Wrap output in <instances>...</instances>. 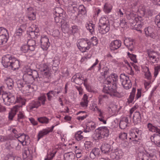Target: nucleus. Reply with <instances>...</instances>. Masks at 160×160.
Masks as SVG:
<instances>
[{"label":"nucleus","mask_w":160,"mask_h":160,"mask_svg":"<svg viewBox=\"0 0 160 160\" xmlns=\"http://www.w3.org/2000/svg\"><path fill=\"white\" fill-rule=\"evenodd\" d=\"M116 84H112V86L110 85H106L103 88V92L107 93L112 97H119V93L117 91Z\"/></svg>","instance_id":"f257e3e1"},{"label":"nucleus","mask_w":160,"mask_h":160,"mask_svg":"<svg viewBox=\"0 0 160 160\" xmlns=\"http://www.w3.org/2000/svg\"><path fill=\"white\" fill-rule=\"evenodd\" d=\"M96 134L94 137L95 140H99L107 137L109 135V130L106 127H100L95 130Z\"/></svg>","instance_id":"f03ea898"},{"label":"nucleus","mask_w":160,"mask_h":160,"mask_svg":"<svg viewBox=\"0 0 160 160\" xmlns=\"http://www.w3.org/2000/svg\"><path fill=\"white\" fill-rule=\"evenodd\" d=\"M39 70L43 78L48 80L46 82H49V80L51 78V73L48 67L45 64H42L40 65Z\"/></svg>","instance_id":"7ed1b4c3"},{"label":"nucleus","mask_w":160,"mask_h":160,"mask_svg":"<svg viewBox=\"0 0 160 160\" xmlns=\"http://www.w3.org/2000/svg\"><path fill=\"white\" fill-rule=\"evenodd\" d=\"M17 84L18 88L24 93H30L34 90L33 88L28 83H24L19 80L17 82Z\"/></svg>","instance_id":"20e7f679"},{"label":"nucleus","mask_w":160,"mask_h":160,"mask_svg":"<svg viewBox=\"0 0 160 160\" xmlns=\"http://www.w3.org/2000/svg\"><path fill=\"white\" fill-rule=\"evenodd\" d=\"M120 82L125 89H128L131 88L132 84L129 77L124 74H121L120 76Z\"/></svg>","instance_id":"39448f33"},{"label":"nucleus","mask_w":160,"mask_h":160,"mask_svg":"<svg viewBox=\"0 0 160 160\" xmlns=\"http://www.w3.org/2000/svg\"><path fill=\"white\" fill-rule=\"evenodd\" d=\"M90 42L88 40L81 39L77 45L79 50L82 52H84L90 48Z\"/></svg>","instance_id":"423d86ee"},{"label":"nucleus","mask_w":160,"mask_h":160,"mask_svg":"<svg viewBox=\"0 0 160 160\" xmlns=\"http://www.w3.org/2000/svg\"><path fill=\"white\" fill-rule=\"evenodd\" d=\"M2 97L5 104L7 106L13 103L15 98L13 95L10 93H3L2 94Z\"/></svg>","instance_id":"0eeeda50"},{"label":"nucleus","mask_w":160,"mask_h":160,"mask_svg":"<svg viewBox=\"0 0 160 160\" xmlns=\"http://www.w3.org/2000/svg\"><path fill=\"white\" fill-rule=\"evenodd\" d=\"M8 38L7 30L5 28L0 27V45L5 44Z\"/></svg>","instance_id":"6e6552de"},{"label":"nucleus","mask_w":160,"mask_h":160,"mask_svg":"<svg viewBox=\"0 0 160 160\" xmlns=\"http://www.w3.org/2000/svg\"><path fill=\"white\" fill-rule=\"evenodd\" d=\"M39 32V30L38 27L36 25L34 24L30 27L27 31L28 34L32 38H34Z\"/></svg>","instance_id":"1a4fd4ad"},{"label":"nucleus","mask_w":160,"mask_h":160,"mask_svg":"<svg viewBox=\"0 0 160 160\" xmlns=\"http://www.w3.org/2000/svg\"><path fill=\"white\" fill-rule=\"evenodd\" d=\"M17 138L23 146L27 145L30 143V140L29 136L24 133L20 136L18 135Z\"/></svg>","instance_id":"9d476101"},{"label":"nucleus","mask_w":160,"mask_h":160,"mask_svg":"<svg viewBox=\"0 0 160 160\" xmlns=\"http://www.w3.org/2000/svg\"><path fill=\"white\" fill-rule=\"evenodd\" d=\"M13 58L8 54L4 56L2 59V63L4 67L7 68L9 66L11 61L12 60Z\"/></svg>","instance_id":"9b49d317"},{"label":"nucleus","mask_w":160,"mask_h":160,"mask_svg":"<svg viewBox=\"0 0 160 160\" xmlns=\"http://www.w3.org/2000/svg\"><path fill=\"white\" fill-rule=\"evenodd\" d=\"M124 42L125 45L129 50H133L135 43L133 39L130 38H127L124 40Z\"/></svg>","instance_id":"f8f14e48"},{"label":"nucleus","mask_w":160,"mask_h":160,"mask_svg":"<svg viewBox=\"0 0 160 160\" xmlns=\"http://www.w3.org/2000/svg\"><path fill=\"white\" fill-rule=\"evenodd\" d=\"M148 54L149 58V60L152 63H157L158 62V56L157 53L152 51H148Z\"/></svg>","instance_id":"ddd939ff"},{"label":"nucleus","mask_w":160,"mask_h":160,"mask_svg":"<svg viewBox=\"0 0 160 160\" xmlns=\"http://www.w3.org/2000/svg\"><path fill=\"white\" fill-rule=\"evenodd\" d=\"M81 78H82L81 74L80 73H78L72 77L71 81L77 84L80 85L83 83V79Z\"/></svg>","instance_id":"4468645a"},{"label":"nucleus","mask_w":160,"mask_h":160,"mask_svg":"<svg viewBox=\"0 0 160 160\" xmlns=\"http://www.w3.org/2000/svg\"><path fill=\"white\" fill-rule=\"evenodd\" d=\"M41 47L44 50H47L49 46V39L47 37L42 38L41 39Z\"/></svg>","instance_id":"2eb2a0df"},{"label":"nucleus","mask_w":160,"mask_h":160,"mask_svg":"<svg viewBox=\"0 0 160 160\" xmlns=\"http://www.w3.org/2000/svg\"><path fill=\"white\" fill-rule=\"evenodd\" d=\"M21 106L15 105L11 109L10 112L9 113L8 118L9 119L12 120L13 118L16 114L17 112L21 108Z\"/></svg>","instance_id":"dca6fc26"},{"label":"nucleus","mask_w":160,"mask_h":160,"mask_svg":"<svg viewBox=\"0 0 160 160\" xmlns=\"http://www.w3.org/2000/svg\"><path fill=\"white\" fill-rule=\"evenodd\" d=\"M121 45L120 41L118 40H115L112 41L110 45V47L111 50H114L118 48Z\"/></svg>","instance_id":"f3484780"},{"label":"nucleus","mask_w":160,"mask_h":160,"mask_svg":"<svg viewBox=\"0 0 160 160\" xmlns=\"http://www.w3.org/2000/svg\"><path fill=\"white\" fill-rule=\"evenodd\" d=\"M11 61L9 66L11 67L12 70H15L19 68L20 64L18 60L13 58L12 60Z\"/></svg>","instance_id":"a211bd4d"},{"label":"nucleus","mask_w":160,"mask_h":160,"mask_svg":"<svg viewBox=\"0 0 160 160\" xmlns=\"http://www.w3.org/2000/svg\"><path fill=\"white\" fill-rule=\"evenodd\" d=\"M144 32L146 36L152 38L155 37V34L153 32V29L151 27H148L144 29Z\"/></svg>","instance_id":"6ab92c4d"},{"label":"nucleus","mask_w":160,"mask_h":160,"mask_svg":"<svg viewBox=\"0 0 160 160\" xmlns=\"http://www.w3.org/2000/svg\"><path fill=\"white\" fill-rule=\"evenodd\" d=\"M151 139L156 145L160 147V136L159 135L154 134L151 137Z\"/></svg>","instance_id":"aec40b11"},{"label":"nucleus","mask_w":160,"mask_h":160,"mask_svg":"<svg viewBox=\"0 0 160 160\" xmlns=\"http://www.w3.org/2000/svg\"><path fill=\"white\" fill-rule=\"evenodd\" d=\"M133 120L135 124H137L140 122L141 117L140 112H136L133 114Z\"/></svg>","instance_id":"412c9836"},{"label":"nucleus","mask_w":160,"mask_h":160,"mask_svg":"<svg viewBox=\"0 0 160 160\" xmlns=\"http://www.w3.org/2000/svg\"><path fill=\"white\" fill-rule=\"evenodd\" d=\"M109 26H99L98 31L101 34H104L109 31Z\"/></svg>","instance_id":"4be33fe9"},{"label":"nucleus","mask_w":160,"mask_h":160,"mask_svg":"<svg viewBox=\"0 0 160 160\" xmlns=\"http://www.w3.org/2000/svg\"><path fill=\"white\" fill-rule=\"evenodd\" d=\"M60 92V91H58L56 89L53 90L49 91L47 94L48 100H51L53 97L55 96L56 95L58 94Z\"/></svg>","instance_id":"5701e85b"},{"label":"nucleus","mask_w":160,"mask_h":160,"mask_svg":"<svg viewBox=\"0 0 160 160\" xmlns=\"http://www.w3.org/2000/svg\"><path fill=\"white\" fill-rule=\"evenodd\" d=\"M128 122V120L127 117H123L120 122L119 126L122 129H125L127 126Z\"/></svg>","instance_id":"b1692460"},{"label":"nucleus","mask_w":160,"mask_h":160,"mask_svg":"<svg viewBox=\"0 0 160 160\" xmlns=\"http://www.w3.org/2000/svg\"><path fill=\"white\" fill-rule=\"evenodd\" d=\"M75 158V154L72 152L65 153L64 155L65 160H74Z\"/></svg>","instance_id":"393cba45"},{"label":"nucleus","mask_w":160,"mask_h":160,"mask_svg":"<svg viewBox=\"0 0 160 160\" xmlns=\"http://www.w3.org/2000/svg\"><path fill=\"white\" fill-rule=\"evenodd\" d=\"M148 126L150 131L158 133L160 134V129H158L157 127L153 126L152 124L150 123H148Z\"/></svg>","instance_id":"a878e982"},{"label":"nucleus","mask_w":160,"mask_h":160,"mask_svg":"<svg viewBox=\"0 0 160 160\" xmlns=\"http://www.w3.org/2000/svg\"><path fill=\"white\" fill-rule=\"evenodd\" d=\"M23 80L28 83L32 82L33 81V78L31 74H24L23 76Z\"/></svg>","instance_id":"bb28decb"},{"label":"nucleus","mask_w":160,"mask_h":160,"mask_svg":"<svg viewBox=\"0 0 160 160\" xmlns=\"http://www.w3.org/2000/svg\"><path fill=\"white\" fill-rule=\"evenodd\" d=\"M88 96L86 94H84L80 102V105L82 107L86 108L87 107L88 102Z\"/></svg>","instance_id":"cd10ccee"},{"label":"nucleus","mask_w":160,"mask_h":160,"mask_svg":"<svg viewBox=\"0 0 160 160\" xmlns=\"http://www.w3.org/2000/svg\"><path fill=\"white\" fill-rule=\"evenodd\" d=\"M109 26L108 18L102 17L99 20V26Z\"/></svg>","instance_id":"c85d7f7f"},{"label":"nucleus","mask_w":160,"mask_h":160,"mask_svg":"<svg viewBox=\"0 0 160 160\" xmlns=\"http://www.w3.org/2000/svg\"><path fill=\"white\" fill-rule=\"evenodd\" d=\"M110 149V146L108 144H105L102 145L101 148L102 152L104 153H108L109 152Z\"/></svg>","instance_id":"c756f323"},{"label":"nucleus","mask_w":160,"mask_h":160,"mask_svg":"<svg viewBox=\"0 0 160 160\" xmlns=\"http://www.w3.org/2000/svg\"><path fill=\"white\" fill-rule=\"evenodd\" d=\"M100 150L98 148H95L91 152L90 156L92 159L95 158L96 156H98L99 154Z\"/></svg>","instance_id":"7c9ffc66"},{"label":"nucleus","mask_w":160,"mask_h":160,"mask_svg":"<svg viewBox=\"0 0 160 160\" xmlns=\"http://www.w3.org/2000/svg\"><path fill=\"white\" fill-rule=\"evenodd\" d=\"M50 132H52V130L49 131V130L47 129H43L42 130L40 131L38 134V140L43 136L46 135Z\"/></svg>","instance_id":"2f4dec72"},{"label":"nucleus","mask_w":160,"mask_h":160,"mask_svg":"<svg viewBox=\"0 0 160 160\" xmlns=\"http://www.w3.org/2000/svg\"><path fill=\"white\" fill-rule=\"evenodd\" d=\"M83 132L80 131L77 132L75 135V138L78 141H79L83 138Z\"/></svg>","instance_id":"473e14b6"},{"label":"nucleus","mask_w":160,"mask_h":160,"mask_svg":"<svg viewBox=\"0 0 160 160\" xmlns=\"http://www.w3.org/2000/svg\"><path fill=\"white\" fill-rule=\"evenodd\" d=\"M112 8V5L110 4L106 3L104 6V11L106 13H109L111 11Z\"/></svg>","instance_id":"72a5a7b5"},{"label":"nucleus","mask_w":160,"mask_h":160,"mask_svg":"<svg viewBox=\"0 0 160 160\" xmlns=\"http://www.w3.org/2000/svg\"><path fill=\"white\" fill-rule=\"evenodd\" d=\"M136 89L133 88L132 92L130 93L129 98L128 99V102L129 103H131L133 101L135 96Z\"/></svg>","instance_id":"f704fd0d"},{"label":"nucleus","mask_w":160,"mask_h":160,"mask_svg":"<svg viewBox=\"0 0 160 160\" xmlns=\"http://www.w3.org/2000/svg\"><path fill=\"white\" fill-rule=\"evenodd\" d=\"M63 10L60 8H56L55 9L56 15L63 17Z\"/></svg>","instance_id":"c9c22d12"},{"label":"nucleus","mask_w":160,"mask_h":160,"mask_svg":"<svg viewBox=\"0 0 160 160\" xmlns=\"http://www.w3.org/2000/svg\"><path fill=\"white\" fill-rule=\"evenodd\" d=\"M141 12L144 16L147 17L151 16L152 15V11L150 10L146 9L144 8H142Z\"/></svg>","instance_id":"e433bc0d"},{"label":"nucleus","mask_w":160,"mask_h":160,"mask_svg":"<svg viewBox=\"0 0 160 160\" xmlns=\"http://www.w3.org/2000/svg\"><path fill=\"white\" fill-rule=\"evenodd\" d=\"M14 82L13 80L11 78L8 79L6 81V84L8 88L12 89L14 86Z\"/></svg>","instance_id":"4c0bfd02"},{"label":"nucleus","mask_w":160,"mask_h":160,"mask_svg":"<svg viewBox=\"0 0 160 160\" xmlns=\"http://www.w3.org/2000/svg\"><path fill=\"white\" fill-rule=\"evenodd\" d=\"M94 24L89 23L87 24L86 25V27L89 30L90 32L92 33L94 31Z\"/></svg>","instance_id":"58836bf2"},{"label":"nucleus","mask_w":160,"mask_h":160,"mask_svg":"<svg viewBox=\"0 0 160 160\" xmlns=\"http://www.w3.org/2000/svg\"><path fill=\"white\" fill-rule=\"evenodd\" d=\"M38 120L39 122L42 123H47L49 122V119L46 117H42L38 118Z\"/></svg>","instance_id":"ea45409f"},{"label":"nucleus","mask_w":160,"mask_h":160,"mask_svg":"<svg viewBox=\"0 0 160 160\" xmlns=\"http://www.w3.org/2000/svg\"><path fill=\"white\" fill-rule=\"evenodd\" d=\"M32 154L30 153V151L27 148L25 149L23 153V159L26 158L27 157L29 156H32Z\"/></svg>","instance_id":"a19ab883"},{"label":"nucleus","mask_w":160,"mask_h":160,"mask_svg":"<svg viewBox=\"0 0 160 160\" xmlns=\"http://www.w3.org/2000/svg\"><path fill=\"white\" fill-rule=\"evenodd\" d=\"M110 77L112 79L113 82L114 84H116V82L118 81V76L116 74H112L110 75Z\"/></svg>","instance_id":"79ce46f5"},{"label":"nucleus","mask_w":160,"mask_h":160,"mask_svg":"<svg viewBox=\"0 0 160 160\" xmlns=\"http://www.w3.org/2000/svg\"><path fill=\"white\" fill-rule=\"evenodd\" d=\"M32 104L33 105L30 107V108L31 109H32L34 108H37L41 105V103L39 101L34 102Z\"/></svg>","instance_id":"37998d69"},{"label":"nucleus","mask_w":160,"mask_h":160,"mask_svg":"<svg viewBox=\"0 0 160 160\" xmlns=\"http://www.w3.org/2000/svg\"><path fill=\"white\" fill-rule=\"evenodd\" d=\"M31 75L33 78V80L39 78L38 73L37 71L35 70L32 71Z\"/></svg>","instance_id":"c03bdc74"},{"label":"nucleus","mask_w":160,"mask_h":160,"mask_svg":"<svg viewBox=\"0 0 160 160\" xmlns=\"http://www.w3.org/2000/svg\"><path fill=\"white\" fill-rule=\"evenodd\" d=\"M24 72L25 74H32V71L31 68L28 66L25 67L24 68Z\"/></svg>","instance_id":"a18cd8bd"},{"label":"nucleus","mask_w":160,"mask_h":160,"mask_svg":"<svg viewBox=\"0 0 160 160\" xmlns=\"http://www.w3.org/2000/svg\"><path fill=\"white\" fill-rule=\"evenodd\" d=\"M154 70V76L156 77L158 74H160V66L155 67Z\"/></svg>","instance_id":"49530a36"},{"label":"nucleus","mask_w":160,"mask_h":160,"mask_svg":"<svg viewBox=\"0 0 160 160\" xmlns=\"http://www.w3.org/2000/svg\"><path fill=\"white\" fill-rule=\"evenodd\" d=\"M155 22L158 27L160 28V13L156 16Z\"/></svg>","instance_id":"de8ad7c7"},{"label":"nucleus","mask_w":160,"mask_h":160,"mask_svg":"<svg viewBox=\"0 0 160 160\" xmlns=\"http://www.w3.org/2000/svg\"><path fill=\"white\" fill-rule=\"evenodd\" d=\"M113 83V82L112 79L110 77V75L108 77H107L106 78L104 81V83L106 85H109V83Z\"/></svg>","instance_id":"09e8293b"},{"label":"nucleus","mask_w":160,"mask_h":160,"mask_svg":"<svg viewBox=\"0 0 160 160\" xmlns=\"http://www.w3.org/2000/svg\"><path fill=\"white\" fill-rule=\"evenodd\" d=\"M28 46H35V42L33 39H30L27 42Z\"/></svg>","instance_id":"8fccbe9b"},{"label":"nucleus","mask_w":160,"mask_h":160,"mask_svg":"<svg viewBox=\"0 0 160 160\" xmlns=\"http://www.w3.org/2000/svg\"><path fill=\"white\" fill-rule=\"evenodd\" d=\"M119 137L122 139L125 140L127 138V134L124 132H121L119 135Z\"/></svg>","instance_id":"3c124183"},{"label":"nucleus","mask_w":160,"mask_h":160,"mask_svg":"<svg viewBox=\"0 0 160 160\" xmlns=\"http://www.w3.org/2000/svg\"><path fill=\"white\" fill-rule=\"evenodd\" d=\"M88 126L87 127H88L89 128H90L91 129H92L93 130L96 127V125L95 123L94 122H89L88 123Z\"/></svg>","instance_id":"603ef678"},{"label":"nucleus","mask_w":160,"mask_h":160,"mask_svg":"<svg viewBox=\"0 0 160 160\" xmlns=\"http://www.w3.org/2000/svg\"><path fill=\"white\" fill-rule=\"evenodd\" d=\"M98 62V59H93L91 61V63L93 64V65L90 67V68H92L97 64Z\"/></svg>","instance_id":"864d4df0"},{"label":"nucleus","mask_w":160,"mask_h":160,"mask_svg":"<svg viewBox=\"0 0 160 160\" xmlns=\"http://www.w3.org/2000/svg\"><path fill=\"white\" fill-rule=\"evenodd\" d=\"M131 137L129 138V139L133 141L137 142V140L136 139L137 138V135H136L134 133H131Z\"/></svg>","instance_id":"5fc2aeb1"},{"label":"nucleus","mask_w":160,"mask_h":160,"mask_svg":"<svg viewBox=\"0 0 160 160\" xmlns=\"http://www.w3.org/2000/svg\"><path fill=\"white\" fill-rule=\"evenodd\" d=\"M28 19L30 20H33L36 19V14L34 12L33 13L29 14L28 15Z\"/></svg>","instance_id":"6e6d98bb"},{"label":"nucleus","mask_w":160,"mask_h":160,"mask_svg":"<svg viewBox=\"0 0 160 160\" xmlns=\"http://www.w3.org/2000/svg\"><path fill=\"white\" fill-rule=\"evenodd\" d=\"M126 14L127 16V18L128 19H133L134 18L135 19H138V18H134V14L133 13H130L128 14L127 12L126 13Z\"/></svg>","instance_id":"4d7b16f0"},{"label":"nucleus","mask_w":160,"mask_h":160,"mask_svg":"<svg viewBox=\"0 0 160 160\" xmlns=\"http://www.w3.org/2000/svg\"><path fill=\"white\" fill-rule=\"evenodd\" d=\"M128 55L130 54V56H129V57L135 63L137 62V61L136 59V55H134L131 54L129 52L128 53Z\"/></svg>","instance_id":"13d9d810"},{"label":"nucleus","mask_w":160,"mask_h":160,"mask_svg":"<svg viewBox=\"0 0 160 160\" xmlns=\"http://www.w3.org/2000/svg\"><path fill=\"white\" fill-rule=\"evenodd\" d=\"M147 71L145 72V76L147 79H150L151 78V74L149 70V68H147Z\"/></svg>","instance_id":"bf43d9fd"},{"label":"nucleus","mask_w":160,"mask_h":160,"mask_svg":"<svg viewBox=\"0 0 160 160\" xmlns=\"http://www.w3.org/2000/svg\"><path fill=\"white\" fill-rule=\"evenodd\" d=\"M92 143L90 142L86 141L85 142L84 145L85 148L88 149L92 147Z\"/></svg>","instance_id":"052dcab7"},{"label":"nucleus","mask_w":160,"mask_h":160,"mask_svg":"<svg viewBox=\"0 0 160 160\" xmlns=\"http://www.w3.org/2000/svg\"><path fill=\"white\" fill-rule=\"evenodd\" d=\"M29 48L27 45L22 46L21 48V50L24 53L26 52L29 50Z\"/></svg>","instance_id":"680f3d73"},{"label":"nucleus","mask_w":160,"mask_h":160,"mask_svg":"<svg viewBox=\"0 0 160 160\" xmlns=\"http://www.w3.org/2000/svg\"><path fill=\"white\" fill-rule=\"evenodd\" d=\"M91 42L93 45H96L98 43V40L96 37H93L91 38Z\"/></svg>","instance_id":"e2e57ef3"},{"label":"nucleus","mask_w":160,"mask_h":160,"mask_svg":"<svg viewBox=\"0 0 160 160\" xmlns=\"http://www.w3.org/2000/svg\"><path fill=\"white\" fill-rule=\"evenodd\" d=\"M27 13L28 15L33 13L34 12V10L32 7H29L27 8Z\"/></svg>","instance_id":"0e129e2a"},{"label":"nucleus","mask_w":160,"mask_h":160,"mask_svg":"<svg viewBox=\"0 0 160 160\" xmlns=\"http://www.w3.org/2000/svg\"><path fill=\"white\" fill-rule=\"evenodd\" d=\"M78 9L79 11L81 12L82 13V12H85V8H84V7L83 5H80L78 8Z\"/></svg>","instance_id":"69168bd1"},{"label":"nucleus","mask_w":160,"mask_h":160,"mask_svg":"<svg viewBox=\"0 0 160 160\" xmlns=\"http://www.w3.org/2000/svg\"><path fill=\"white\" fill-rule=\"evenodd\" d=\"M141 154L142 155V157L141 158V160H148L149 158L147 155L143 153H141Z\"/></svg>","instance_id":"338daca9"},{"label":"nucleus","mask_w":160,"mask_h":160,"mask_svg":"<svg viewBox=\"0 0 160 160\" xmlns=\"http://www.w3.org/2000/svg\"><path fill=\"white\" fill-rule=\"evenodd\" d=\"M62 17H60L59 16L56 15V17L55 18V20L56 23L60 21L62 19Z\"/></svg>","instance_id":"774afa93"}]
</instances>
